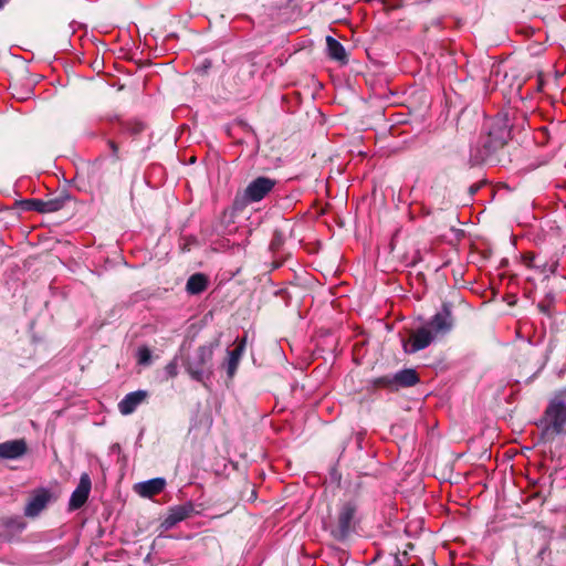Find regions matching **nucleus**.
Returning a JSON list of instances; mask_svg holds the SVG:
<instances>
[{
    "label": "nucleus",
    "instance_id": "36",
    "mask_svg": "<svg viewBox=\"0 0 566 566\" xmlns=\"http://www.w3.org/2000/svg\"><path fill=\"white\" fill-rule=\"evenodd\" d=\"M536 81H537V90H538V91H541V90H542V87H543V85H544V81H543V78H542L541 73L538 74V76H537V80H536Z\"/></svg>",
    "mask_w": 566,
    "mask_h": 566
},
{
    "label": "nucleus",
    "instance_id": "27",
    "mask_svg": "<svg viewBox=\"0 0 566 566\" xmlns=\"http://www.w3.org/2000/svg\"><path fill=\"white\" fill-rule=\"evenodd\" d=\"M239 364H240L239 360L228 356V359H227L224 366H226V370H227V376L230 380H232L233 377L235 376Z\"/></svg>",
    "mask_w": 566,
    "mask_h": 566
},
{
    "label": "nucleus",
    "instance_id": "3",
    "mask_svg": "<svg viewBox=\"0 0 566 566\" xmlns=\"http://www.w3.org/2000/svg\"><path fill=\"white\" fill-rule=\"evenodd\" d=\"M213 346L211 344L199 346L192 354H188L184 365L189 376L199 382L212 374Z\"/></svg>",
    "mask_w": 566,
    "mask_h": 566
},
{
    "label": "nucleus",
    "instance_id": "22",
    "mask_svg": "<svg viewBox=\"0 0 566 566\" xmlns=\"http://www.w3.org/2000/svg\"><path fill=\"white\" fill-rule=\"evenodd\" d=\"M15 206L22 211H36L39 213H45L43 199H23L15 201Z\"/></svg>",
    "mask_w": 566,
    "mask_h": 566
},
{
    "label": "nucleus",
    "instance_id": "20",
    "mask_svg": "<svg viewBox=\"0 0 566 566\" xmlns=\"http://www.w3.org/2000/svg\"><path fill=\"white\" fill-rule=\"evenodd\" d=\"M371 390L387 389L388 391L396 392L394 375H385L369 380Z\"/></svg>",
    "mask_w": 566,
    "mask_h": 566
},
{
    "label": "nucleus",
    "instance_id": "30",
    "mask_svg": "<svg viewBox=\"0 0 566 566\" xmlns=\"http://www.w3.org/2000/svg\"><path fill=\"white\" fill-rule=\"evenodd\" d=\"M212 63L210 59H205L201 63L196 66V72L200 75H207L211 69Z\"/></svg>",
    "mask_w": 566,
    "mask_h": 566
},
{
    "label": "nucleus",
    "instance_id": "39",
    "mask_svg": "<svg viewBox=\"0 0 566 566\" xmlns=\"http://www.w3.org/2000/svg\"><path fill=\"white\" fill-rule=\"evenodd\" d=\"M148 39H150V40H153V41H154V40H156V38H147V36H144V45H146V46H150V44H149V42H148Z\"/></svg>",
    "mask_w": 566,
    "mask_h": 566
},
{
    "label": "nucleus",
    "instance_id": "33",
    "mask_svg": "<svg viewBox=\"0 0 566 566\" xmlns=\"http://www.w3.org/2000/svg\"><path fill=\"white\" fill-rule=\"evenodd\" d=\"M408 560H409V557H408L407 551H405L401 555L396 554L395 558H394V566H406Z\"/></svg>",
    "mask_w": 566,
    "mask_h": 566
},
{
    "label": "nucleus",
    "instance_id": "21",
    "mask_svg": "<svg viewBox=\"0 0 566 566\" xmlns=\"http://www.w3.org/2000/svg\"><path fill=\"white\" fill-rule=\"evenodd\" d=\"M0 525L11 532H21L25 527V522L18 515L1 516Z\"/></svg>",
    "mask_w": 566,
    "mask_h": 566
},
{
    "label": "nucleus",
    "instance_id": "43",
    "mask_svg": "<svg viewBox=\"0 0 566 566\" xmlns=\"http://www.w3.org/2000/svg\"><path fill=\"white\" fill-rule=\"evenodd\" d=\"M137 39H138V42H139V43H142V36H138ZM134 45H136V46H137V44H136L135 42H134ZM139 45H140V44H138V46H139Z\"/></svg>",
    "mask_w": 566,
    "mask_h": 566
},
{
    "label": "nucleus",
    "instance_id": "29",
    "mask_svg": "<svg viewBox=\"0 0 566 566\" xmlns=\"http://www.w3.org/2000/svg\"><path fill=\"white\" fill-rule=\"evenodd\" d=\"M532 56L541 55L545 51V45L542 42H534L526 48Z\"/></svg>",
    "mask_w": 566,
    "mask_h": 566
},
{
    "label": "nucleus",
    "instance_id": "1",
    "mask_svg": "<svg viewBox=\"0 0 566 566\" xmlns=\"http://www.w3.org/2000/svg\"><path fill=\"white\" fill-rule=\"evenodd\" d=\"M359 501L357 499L343 500L336 505L334 514L329 513L324 521V528L338 542H345L356 532L358 524L357 512Z\"/></svg>",
    "mask_w": 566,
    "mask_h": 566
},
{
    "label": "nucleus",
    "instance_id": "10",
    "mask_svg": "<svg viewBox=\"0 0 566 566\" xmlns=\"http://www.w3.org/2000/svg\"><path fill=\"white\" fill-rule=\"evenodd\" d=\"M433 338L434 335L429 328L420 327L410 335L409 342H403V349L406 353L415 354L427 348Z\"/></svg>",
    "mask_w": 566,
    "mask_h": 566
},
{
    "label": "nucleus",
    "instance_id": "35",
    "mask_svg": "<svg viewBox=\"0 0 566 566\" xmlns=\"http://www.w3.org/2000/svg\"><path fill=\"white\" fill-rule=\"evenodd\" d=\"M482 185V182H475L471 185L468 190L470 197H473L481 189Z\"/></svg>",
    "mask_w": 566,
    "mask_h": 566
},
{
    "label": "nucleus",
    "instance_id": "31",
    "mask_svg": "<svg viewBox=\"0 0 566 566\" xmlns=\"http://www.w3.org/2000/svg\"><path fill=\"white\" fill-rule=\"evenodd\" d=\"M523 260H524V263L527 268H531V269H537L539 268L541 265L538 264V262L536 261V256L533 254V253H525L523 255Z\"/></svg>",
    "mask_w": 566,
    "mask_h": 566
},
{
    "label": "nucleus",
    "instance_id": "37",
    "mask_svg": "<svg viewBox=\"0 0 566 566\" xmlns=\"http://www.w3.org/2000/svg\"><path fill=\"white\" fill-rule=\"evenodd\" d=\"M541 266L537 268V270L541 271V273H546V266H547V263L544 262V263H538Z\"/></svg>",
    "mask_w": 566,
    "mask_h": 566
},
{
    "label": "nucleus",
    "instance_id": "14",
    "mask_svg": "<svg viewBox=\"0 0 566 566\" xmlns=\"http://www.w3.org/2000/svg\"><path fill=\"white\" fill-rule=\"evenodd\" d=\"M146 397L147 392L145 390H137L127 394L118 403L119 412L124 416L133 413Z\"/></svg>",
    "mask_w": 566,
    "mask_h": 566
},
{
    "label": "nucleus",
    "instance_id": "38",
    "mask_svg": "<svg viewBox=\"0 0 566 566\" xmlns=\"http://www.w3.org/2000/svg\"><path fill=\"white\" fill-rule=\"evenodd\" d=\"M95 41H94V44L98 48V45H103V48H105V43L101 40V38H94Z\"/></svg>",
    "mask_w": 566,
    "mask_h": 566
},
{
    "label": "nucleus",
    "instance_id": "11",
    "mask_svg": "<svg viewBox=\"0 0 566 566\" xmlns=\"http://www.w3.org/2000/svg\"><path fill=\"white\" fill-rule=\"evenodd\" d=\"M52 499V494L48 489H36L24 509V515L29 517L38 516L49 504Z\"/></svg>",
    "mask_w": 566,
    "mask_h": 566
},
{
    "label": "nucleus",
    "instance_id": "9",
    "mask_svg": "<svg viewBox=\"0 0 566 566\" xmlns=\"http://www.w3.org/2000/svg\"><path fill=\"white\" fill-rule=\"evenodd\" d=\"M92 489V481L87 473H82L76 489L72 492L69 501V511L81 509L87 501Z\"/></svg>",
    "mask_w": 566,
    "mask_h": 566
},
{
    "label": "nucleus",
    "instance_id": "44",
    "mask_svg": "<svg viewBox=\"0 0 566 566\" xmlns=\"http://www.w3.org/2000/svg\"><path fill=\"white\" fill-rule=\"evenodd\" d=\"M506 264H507V260H503V261L501 262V265H502V266H504V265H506Z\"/></svg>",
    "mask_w": 566,
    "mask_h": 566
},
{
    "label": "nucleus",
    "instance_id": "32",
    "mask_svg": "<svg viewBox=\"0 0 566 566\" xmlns=\"http://www.w3.org/2000/svg\"><path fill=\"white\" fill-rule=\"evenodd\" d=\"M165 370H166L167 375L170 378H175L178 375V363H177V359H172L171 361H169L166 365Z\"/></svg>",
    "mask_w": 566,
    "mask_h": 566
},
{
    "label": "nucleus",
    "instance_id": "25",
    "mask_svg": "<svg viewBox=\"0 0 566 566\" xmlns=\"http://www.w3.org/2000/svg\"><path fill=\"white\" fill-rule=\"evenodd\" d=\"M245 347H247V336H243L242 338L237 340L235 347L228 352V356L240 361L244 354Z\"/></svg>",
    "mask_w": 566,
    "mask_h": 566
},
{
    "label": "nucleus",
    "instance_id": "19",
    "mask_svg": "<svg viewBox=\"0 0 566 566\" xmlns=\"http://www.w3.org/2000/svg\"><path fill=\"white\" fill-rule=\"evenodd\" d=\"M504 78L509 81V85L513 88L515 86L516 91L520 92L523 85L531 78V75H523L518 69L513 67L510 72H506Z\"/></svg>",
    "mask_w": 566,
    "mask_h": 566
},
{
    "label": "nucleus",
    "instance_id": "5",
    "mask_svg": "<svg viewBox=\"0 0 566 566\" xmlns=\"http://www.w3.org/2000/svg\"><path fill=\"white\" fill-rule=\"evenodd\" d=\"M276 180L265 176H259L248 184L242 195L237 193L234 205L247 206L263 200L273 191Z\"/></svg>",
    "mask_w": 566,
    "mask_h": 566
},
{
    "label": "nucleus",
    "instance_id": "40",
    "mask_svg": "<svg viewBox=\"0 0 566 566\" xmlns=\"http://www.w3.org/2000/svg\"><path fill=\"white\" fill-rule=\"evenodd\" d=\"M556 268H557V262H554L551 268H549V272L551 273H554L556 271Z\"/></svg>",
    "mask_w": 566,
    "mask_h": 566
},
{
    "label": "nucleus",
    "instance_id": "28",
    "mask_svg": "<svg viewBox=\"0 0 566 566\" xmlns=\"http://www.w3.org/2000/svg\"><path fill=\"white\" fill-rule=\"evenodd\" d=\"M151 353L150 349L146 346L138 348V363L142 365H147L150 363Z\"/></svg>",
    "mask_w": 566,
    "mask_h": 566
},
{
    "label": "nucleus",
    "instance_id": "2",
    "mask_svg": "<svg viewBox=\"0 0 566 566\" xmlns=\"http://www.w3.org/2000/svg\"><path fill=\"white\" fill-rule=\"evenodd\" d=\"M545 426L542 431V439L553 441L566 432V389L557 391L551 399L543 419Z\"/></svg>",
    "mask_w": 566,
    "mask_h": 566
},
{
    "label": "nucleus",
    "instance_id": "7",
    "mask_svg": "<svg viewBox=\"0 0 566 566\" xmlns=\"http://www.w3.org/2000/svg\"><path fill=\"white\" fill-rule=\"evenodd\" d=\"M453 327L452 304L442 303L441 312L434 314L428 322V327L436 335L448 334Z\"/></svg>",
    "mask_w": 566,
    "mask_h": 566
},
{
    "label": "nucleus",
    "instance_id": "45",
    "mask_svg": "<svg viewBox=\"0 0 566 566\" xmlns=\"http://www.w3.org/2000/svg\"><path fill=\"white\" fill-rule=\"evenodd\" d=\"M407 546H408L409 548H413V544H411V543H409Z\"/></svg>",
    "mask_w": 566,
    "mask_h": 566
},
{
    "label": "nucleus",
    "instance_id": "42",
    "mask_svg": "<svg viewBox=\"0 0 566 566\" xmlns=\"http://www.w3.org/2000/svg\"><path fill=\"white\" fill-rule=\"evenodd\" d=\"M8 2L9 0H0V9H2Z\"/></svg>",
    "mask_w": 566,
    "mask_h": 566
},
{
    "label": "nucleus",
    "instance_id": "18",
    "mask_svg": "<svg viewBox=\"0 0 566 566\" xmlns=\"http://www.w3.org/2000/svg\"><path fill=\"white\" fill-rule=\"evenodd\" d=\"M71 196L66 190L61 191L59 195L43 200L45 213L56 212L61 210L69 201Z\"/></svg>",
    "mask_w": 566,
    "mask_h": 566
},
{
    "label": "nucleus",
    "instance_id": "15",
    "mask_svg": "<svg viewBox=\"0 0 566 566\" xmlns=\"http://www.w3.org/2000/svg\"><path fill=\"white\" fill-rule=\"evenodd\" d=\"M396 391L413 387L420 382L419 374L412 368H406L394 374Z\"/></svg>",
    "mask_w": 566,
    "mask_h": 566
},
{
    "label": "nucleus",
    "instance_id": "23",
    "mask_svg": "<svg viewBox=\"0 0 566 566\" xmlns=\"http://www.w3.org/2000/svg\"><path fill=\"white\" fill-rule=\"evenodd\" d=\"M123 128L126 132H128L130 135L137 136L145 130L146 125L142 120L133 119V120L125 122L123 124Z\"/></svg>",
    "mask_w": 566,
    "mask_h": 566
},
{
    "label": "nucleus",
    "instance_id": "24",
    "mask_svg": "<svg viewBox=\"0 0 566 566\" xmlns=\"http://www.w3.org/2000/svg\"><path fill=\"white\" fill-rule=\"evenodd\" d=\"M285 242V235L282 230L275 229L270 241V250L272 252L279 251Z\"/></svg>",
    "mask_w": 566,
    "mask_h": 566
},
{
    "label": "nucleus",
    "instance_id": "13",
    "mask_svg": "<svg viewBox=\"0 0 566 566\" xmlns=\"http://www.w3.org/2000/svg\"><path fill=\"white\" fill-rule=\"evenodd\" d=\"M28 451L23 439L9 440L0 443V459H19Z\"/></svg>",
    "mask_w": 566,
    "mask_h": 566
},
{
    "label": "nucleus",
    "instance_id": "6",
    "mask_svg": "<svg viewBox=\"0 0 566 566\" xmlns=\"http://www.w3.org/2000/svg\"><path fill=\"white\" fill-rule=\"evenodd\" d=\"M511 138V129L505 120L495 119L492 122L486 137L482 140L483 154L486 157L496 155L504 148Z\"/></svg>",
    "mask_w": 566,
    "mask_h": 566
},
{
    "label": "nucleus",
    "instance_id": "34",
    "mask_svg": "<svg viewBox=\"0 0 566 566\" xmlns=\"http://www.w3.org/2000/svg\"><path fill=\"white\" fill-rule=\"evenodd\" d=\"M107 145H108V147L112 150V155H113L114 159L116 161L119 160V147H118V145L114 140H112V139L107 140Z\"/></svg>",
    "mask_w": 566,
    "mask_h": 566
},
{
    "label": "nucleus",
    "instance_id": "4",
    "mask_svg": "<svg viewBox=\"0 0 566 566\" xmlns=\"http://www.w3.org/2000/svg\"><path fill=\"white\" fill-rule=\"evenodd\" d=\"M76 179L80 189H90L91 191H98L105 193L108 191V170L104 166L103 160L87 165L81 172L76 174Z\"/></svg>",
    "mask_w": 566,
    "mask_h": 566
},
{
    "label": "nucleus",
    "instance_id": "8",
    "mask_svg": "<svg viewBox=\"0 0 566 566\" xmlns=\"http://www.w3.org/2000/svg\"><path fill=\"white\" fill-rule=\"evenodd\" d=\"M325 51L327 57L338 66L343 67L349 64L352 48H346L337 38H326Z\"/></svg>",
    "mask_w": 566,
    "mask_h": 566
},
{
    "label": "nucleus",
    "instance_id": "41",
    "mask_svg": "<svg viewBox=\"0 0 566 566\" xmlns=\"http://www.w3.org/2000/svg\"><path fill=\"white\" fill-rule=\"evenodd\" d=\"M366 54L368 55L369 59H373V56H371V48L370 46L366 48Z\"/></svg>",
    "mask_w": 566,
    "mask_h": 566
},
{
    "label": "nucleus",
    "instance_id": "17",
    "mask_svg": "<svg viewBox=\"0 0 566 566\" xmlns=\"http://www.w3.org/2000/svg\"><path fill=\"white\" fill-rule=\"evenodd\" d=\"M209 280L203 273H195L190 275L186 284V291L190 295H198L205 292L208 287Z\"/></svg>",
    "mask_w": 566,
    "mask_h": 566
},
{
    "label": "nucleus",
    "instance_id": "16",
    "mask_svg": "<svg viewBox=\"0 0 566 566\" xmlns=\"http://www.w3.org/2000/svg\"><path fill=\"white\" fill-rule=\"evenodd\" d=\"M166 486L164 478H155L137 484L136 490L144 497H153L159 494Z\"/></svg>",
    "mask_w": 566,
    "mask_h": 566
},
{
    "label": "nucleus",
    "instance_id": "26",
    "mask_svg": "<svg viewBox=\"0 0 566 566\" xmlns=\"http://www.w3.org/2000/svg\"><path fill=\"white\" fill-rule=\"evenodd\" d=\"M245 347H247V336H243L242 338L237 340L235 347L228 352V356L240 361L244 354Z\"/></svg>",
    "mask_w": 566,
    "mask_h": 566
},
{
    "label": "nucleus",
    "instance_id": "12",
    "mask_svg": "<svg viewBox=\"0 0 566 566\" xmlns=\"http://www.w3.org/2000/svg\"><path fill=\"white\" fill-rule=\"evenodd\" d=\"M195 512V506L191 502L182 505H176L168 510L167 516L163 520L160 527L164 531L172 528L179 522L188 518Z\"/></svg>",
    "mask_w": 566,
    "mask_h": 566
}]
</instances>
